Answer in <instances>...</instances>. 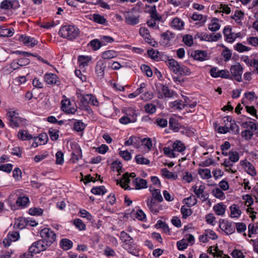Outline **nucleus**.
<instances>
[{
    "label": "nucleus",
    "instance_id": "f257e3e1",
    "mask_svg": "<svg viewBox=\"0 0 258 258\" xmlns=\"http://www.w3.org/2000/svg\"><path fill=\"white\" fill-rule=\"evenodd\" d=\"M80 32L77 27L73 25H66L60 27L58 34L63 38L72 40L78 37Z\"/></svg>",
    "mask_w": 258,
    "mask_h": 258
},
{
    "label": "nucleus",
    "instance_id": "f03ea898",
    "mask_svg": "<svg viewBox=\"0 0 258 258\" xmlns=\"http://www.w3.org/2000/svg\"><path fill=\"white\" fill-rule=\"evenodd\" d=\"M167 65L170 70L175 74L181 76H188L191 73L189 68L183 65L180 66L179 63L174 59H169L167 61Z\"/></svg>",
    "mask_w": 258,
    "mask_h": 258
},
{
    "label": "nucleus",
    "instance_id": "7ed1b4c3",
    "mask_svg": "<svg viewBox=\"0 0 258 258\" xmlns=\"http://www.w3.org/2000/svg\"><path fill=\"white\" fill-rule=\"evenodd\" d=\"M42 240L50 246L56 240V234L51 229L44 228L40 232Z\"/></svg>",
    "mask_w": 258,
    "mask_h": 258
},
{
    "label": "nucleus",
    "instance_id": "20e7f679",
    "mask_svg": "<svg viewBox=\"0 0 258 258\" xmlns=\"http://www.w3.org/2000/svg\"><path fill=\"white\" fill-rule=\"evenodd\" d=\"M50 246L42 239H40L33 243L30 247V252L38 253L46 250Z\"/></svg>",
    "mask_w": 258,
    "mask_h": 258
},
{
    "label": "nucleus",
    "instance_id": "39448f33",
    "mask_svg": "<svg viewBox=\"0 0 258 258\" xmlns=\"http://www.w3.org/2000/svg\"><path fill=\"white\" fill-rule=\"evenodd\" d=\"M18 114L15 111H9L7 114L8 120L10 122V125L12 127H18L20 126V123L22 122L24 119H23L18 116Z\"/></svg>",
    "mask_w": 258,
    "mask_h": 258
},
{
    "label": "nucleus",
    "instance_id": "423d86ee",
    "mask_svg": "<svg viewBox=\"0 0 258 258\" xmlns=\"http://www.w3.org/2000/svg\"><path fill=\"white\" fill-rule=\"evenodd\" d=\"M120 238L124 243V248L131 253L132 244H134L132 237L127 233L122 231L120 232Z\"/></svg>",
    "mask_w": 258,
    "mask_h": 258
},
{
    "label": "nucleus",
    "instance_id": "0eeeda50",
    "mask_svg": "<svg viewBox=\"0 0 258 258\" xmlns=\"http://www.w3.org/2000/svg\"><path fill=\"white\" fill-rule=\"evenodd\" d=\"M242 67L239 63L232 66L230 68V74L232 79H234L238 82H241L242 81Z\"/></svg>",
    "mask_w": 258,
    "mask_h": 258
},
{
    "label": "nucleus",
    "instance_id": "6e6552de",
    "mask_svg": "<svg viewBox=\"0 0 258 258\" xmlns=\"http://www.w3.org/2000/svg\"><path fill=\"white\" fill-rule=\"evenodd\" d=\"M219 227L228 235L232 234L235 230V227L232 225V223L224 219L220 220Z\"/></svg>",
    "mask_w": 258,
    "mask_h": 258
},
{
    "label": "nucleus",
    "instance_id": "1a4fd4ad",
    "mask_svg": "<svg viewBox=\"0 0 258 258\" xmlns=\"http://www.w3.org/2000/svg\"><path fill=\"white\" fill-rule=\"evenodd\" d=\"M19 7V2L17 0H4L0 4V8L6 10H15Z\"/></svg>",
    "mask_w": 258,
    "mask_h": 258
},
{
    "label": "nucleus",
    "instance_id": "9d476101",
    "mask_svg": "<svg viewBox=\"0 0 258 258\" xmlns=\"http://www.w3.org/2000/svg\"><path fill=\"white\" fill-rule=\"evenodd\" d=\"M125 22L130 25H135L139 23L140 15H135L132 12H127L124 14Z\"/></svg>",
    "mask_w": 258,
    "mask_h": 258
},
{
    "label": "nucleus",
    "instance_id": "9b49d317",
    "mask_svg": "<svg viewBox=\"0 0 258 258\" xmlns=\"http://www.w3.org/2000/svg\"><path fill=\"white\" fill-rule=\"evenodd\" d=\"M145 8L147 10L148 13L150 14V17L152 19L163 22V18L161 15L158 13L155 5L149 6L147 5L145 6Z\"/></svg>",
    "mask_w": 258,
    "mask_h": 258
},
{
    "label": "nucleus",
    "instance_id": "f8f14e48",
    "mask_svg": "<svg viewBox=\"0 0 258 258\" xmlns=\"http://www.w3.org/2000/svg\"><path fill=\"white\" fill-rule=\"evenodd\" d=\"M20 237L19 233L17 231L10 232L7 235V237L3 240V244L5 247H8L11 245L12 241H16Z\"/></svg>",
    "mask_w": 258,
    "mask_h": 258
},
{
    "label": "nucleus",
    "instance_id": "ddd939ff",
    "mask_svg": "<svg viewBox=\"0 0 258 258\" xmlns=\"http://www.w3.org/2000/svg\"><path fill=\"white\" fill-rule=\"evenodd\" d=\"M44 80L45 82L51 85H56L58 86L60 84V81L56 75L52 73H47L44 75Z\"/></svg>",
    "mask_w": 258,
    "mask_h": 258
},
{
    "label": "nucleus",
    "instance_id": "4468645a",
    "mask_svg": "<svg viewBox=\"0 0 258 258\" xmlns=\"http://www.w3.org/2000/svg\"><path fill=\"white\" fill-rule=\"evenodd\" d=\"M224 122H227L229 125V131L231 130L234 134H239V126L237 125L235 121L232 119L230 116H225L223 118Z\"/></svg>",
    "mask_w": 258,
    "mask_h": 258
},
{
    "label": "nucleus",
    "instance_id": "2eb2a0df",
    "mask_svg": "<svg viewBox=\"0 0 258 258\" xmlns=\"http://www.w3.org/2000/svg\"><path fill=\"white\" fill-rule=\"evenodd\" d=\"M61 110L67 113L74 114L77 111L76 108L70 107L71 103L69 99H66L61 100Z\"/></svg>",
    "mask_w": 258,
    "mask_h": 258
},
{
    "label": "nucleus",
    "instance_id": "dca6fc26",
    "mask_svg": "<svg viewBox=\"0 0 258 258\" xmlns=\"http://www.w3.org/2000/svg\"><path fill=\"white\" fill-rule=\"evenodd\" d=\"M19 40L25 45L31 47H33L38 43V41L34 38L24 35H20Z\"/></svg>",
    "mask_w": 258,
    "mask_h": 258
},
{
    "label": "nucleus",
    "instance_id": "f3484780",
    "mask_svg": "<svg viewBox=\"0 0 258 258\" xmlns=\"http://www.w3.org/2000/svg\"><path fill=\"white\" fill-rule=\"evenodd\" d=\"M223 34L225 37V40L228 42L232 43L235 40V33L232 31V29L229 27H225L223 30Z\"/></svg>",
    "mask_w": 258,
    "mask_h": 258
},
{
    "label": "nucleus",
    "instance_id": "a211bd4d",
    "mask_svg": "<svg viewBox=\"0 0 258 258\" xmlns=\"http://www.w3.org/2000/svg\"><path fill=\"white\" fill-rule=\"evenodd\" d=\"M106 68V62L104 60H100L97 61L95 67V72L98 76L103 77L104 70Z\"/></svg>",
    "mask_w": 258,
    "mask_h": 258
},
{
    "label": "nucleus",
    "instance_id": "6ab92c4d",
    "mask_svg": "<svg viewBox=\"0 0 258 258\" xmlns=\"http://www.w3.org/2000/svg\"><path fill=\"white\" fill-rule=\"evenodd\" d=\"M130 182V179L128 173H125L122 176V178L120 180L117 181V184H120L122 188L125 189H131V188L128 185Z\"/></svg>",
    "mask_w": 258,
    "mask_h": 258
},
{
    "label": "nucleus",
    "instance_id": "aec40b11",
    "mask_svg": "<svg viewBox=\"0 0 258 258\" xmlns=\"http://www.w3.org/2000/svg\"><path fill=\"white\" fill-rule=\"evenodd\" d=\"M192 56L195 59L199 61H204L208 59L207 52L203 50H196Z\"/></svg>",
    "mask_w": 258,
    "mask_h": 258
},
{
    "label": "nucleus",
    "instance_id": "412c9836",
    "mask_svg": "<svg viewBox=\"0 0 258 258\" xmlns=\"http://www.w3.org/2000/svg\"><path fill=\"white\" fill-rule=\"evenodd\" d=\"M133 184L136 189H141L147 187V180L139 177L136 178L133 180Z\"/></svg>",
    "mask_w": 258,
    "mask_h": 258
},
{
    "label": "nucleus",
    "instance_id": "4be33fe9",
    "mask_svg": "<svg viewBox=\"0 0 258 258\" xmlns=\"http://www.w3.org/2000/svg\"><path fill=\"white\" fill-rule=\"evenodd\" d=\"M184 22L179 18H174L171 22V27L175 29L181 30L183 29Z\"/></svg>",
    "mask_w": 258,
    "mask_h": 258
},
{
    "label": "nucleus",
    "instance_id": "5701e85b",
    "mask_svg": "<svg viewBox=\"0 0 258 258\" xmlns=\"http://www.w3.org/2000/svg\"><path fill=\"white\" fill-rule=\"evenodd\" d=\"M73 245V242L69 239L62 238L59 242L60 247L63 250H68L72 248Z\"/></svg>",
    "mask_w": 258,
    "mask_h": 258
},
{
    "label": "nucleus",
    "instance_id": "b1692460",
    "mask_svg": "<svg viewBox=\"0 0 258 258\" xmlns=\"http://www.w3.org/2000/svg\"><path fill=\"white\" fill-rule=\"evenodd\" d=\"M36 138V145H33V147H37L38 145H44L48 141V136L46 134L42 133Z\"/></svg>",
    "mask_w": 258,
    "mask_h": 258
},
{
    "label": "nucleus",
    "instance_id": "393cba45",
    "mask_svg": "<svg viewBox=\"0 0 258 258\" xmlns=\"http://www.w3.org/2000/svg\"><path fill=\"white\" fill-rule=\"evenodd\" d=\"M29 203V199L27 196L19 197L16 201L17 205L21 208L27 207Z\"/></svg>",
    "mask_w": 258,
    "mask_h": 258
},
{
    "label": "nucleus",
    "instance_id": "a878e982",
    "mask_svg": "<svg viewBox=\"0 0 258 258\" xmlns=\"http://www.w3.org/2000/svg\"><path fill=\"white\" fill-rule=\"evenodd\" d=\"M231 217L232 218H238L241 214V211L238 205L233 204L230 207Z\"/></svg>",
    "mask_w": 258,
    "mask_h": 258
},
{
    "label": "nucleus",
    "instance_id": "bb28decb",
    "mask_svg": "<svg viewBox=\"0 0 258 258\" xmlns=\"http://www.w3.org/2000/svg\"><path fill=\"white\" fill-rule=\"evenodd\" d=\"M80 97L81 98L80 99L81 102L83 104V105L85 106L86 109L89 111V107L86 106V104L90 103V100L91 98H93V95L91 94L85 95L81 94Z\"/></svg>",
    "mask_w": 258,
    "mask_h": 258
},
{
    "label": "nucleus",
    "instance_id": "cd10ccee",
    "mask_svg": "<svg viewBox=\"0 0 258 258\" xmlns=\"http://www.w3.org/2000/svg\"><path fill=\"white\" fill-rule=\"evenodd\" d=\"M14 34V29L5 28L4 26L0 27V37H9Z\"/></svg>",
    "mask_w": 258,
    "mask_h": 258
},
{
    "label": "nucleus",
    "instance_id": "c85d7f7f",
    "mask_svg": "<svg viewBox=\"0 0 258 258\" xmlns=\"http://www.w3.org/2000/svg\"><path fill=\"white\" fill-rule=\"evenodd\" d=\"M91 57L88 56L81 55L78 57V63L80 68H83L88 65Z\"/></svg>",
    "mask_w": 258,
    "mask_h": 258
},
{
    "label": "nucleus",
    "instance_id": "c756f323",
    "mask_svg": "<svg viewBox=\"0 0 258 258\" xmlns=\"http://www.w3.org/2000/svg\"><path fill=\"white\" fill-rule=\"evenodd\" d=\"M118 55L117 52L113 50H108L103 52L101 57L104 59H110L116 57Z\"/></svg>",
    "mask_w": 258,
    "mask_h": 258
},
{
    "label": "nucleus",
    "instance_id": "7c9ffc66",
    "mask_svg": "<svg viewBox=\"0 0 258 258\" xmlns=\"http://www.w3.org/2000/svg\"><path fill=\"white\" fill-rule=\"evenodd\" d=\"M213 209L217 215L222 216L225 214L226 206L222 203H219L215 205Z\"/></svg>",
    "mask_w": 258,
    "mask_h": 258
},
{
    "label": "nucleus",
    "instance_id": "2f4dec72",
    "mask_svg": "<svg viewBox=\"0 0 258 258\" xmlns=\"http://www.w3.org/2000/svg\"><path fill=\"white\" fill-rule=\"evenodd\" d=\"M169 125L170 128L175 132H178L180 128V125L178 121L173 117H171L169 119Z\"/></svg>",
    "mask_w": 258,
    "mask_h": 258
},
{
    "label": "nucleus",
    "instance_id": "473e14b6",
    "mask_svg": "<svg viewBox=\"0 0 258 258\" xmlns=\"http://www.w3.org/2000/svg\"><path fill=\"white\" fill-rule=\"evenodd\" d=\"M242 126L245 128H249L253 132L258 129V123L256 124L252 121H245L242 123Z\"/></svg>",
    "mask_w": 258,
    "mask_h": 258
},
{
    "label": "nucleus",
    "instance_id": "72a5a7b5",
    "mask_svg": "<svg viewBox=\"0 0 258 258\" xmlns=\"http://www.w3.org/2000/svg\"><path fill=\"white\" fill-rule=\"evenodd\" d=\"M220 28V25L218 23V19L216 18L213 19L211 23L208 26L209 29L212 32L218 31Z\"/></svg>",
    "mask_w": 258,
    "mask_h": 258
},
{
    "label": "nucleus",
    "instance_id": "f704fd0d",
    "mask_svg": "<svg viewBox=\"0 0 258 258\" xmlns=\"http://www.w3.org/2000/svg\"><path fill=\"white\" fill-rule=\"evenodd\" d=\"M172 148L174 151H177L178 152H182L185 150V146L180 141H175L172 145Z\"/></svg>",
    "mask_w": 258,
    "mask_h": 258
},
{
    "label": "nucleus",
    "instance_id": "c9c22d12",
    "mask_svg": "<svg viewBox=\"0 0 258 258\" xmlns=\"http://www.w3.org/2000/svg\"><path fill=\"white\" fill-rule=\"evenodd\" d=\"M91 191L94 195H103L107 192V190L104 186H100L98 187H93L91 189Z\"/></svg>",
    "mask_w": 258,
    "mask_h": 258
},
{
    "label": "nucleus",
    "instance_id": "e433bc0d",
    "mask_svg": "<svg viewBox=\"0 0 258 258\" xmlns=\"http://www.w3.org/2000/svg\"><path fill=\"white\" fill-rule=\"evenodd\" d=\"M86 125L82 120H78L74 123L73 128L77 132L83 131Z\"/></svg>",
    "mask_w": 258,
    "mask_h": 258
},
{
    "label": "nucleus",
    "instance_id": "4c0bfd02",
    "mask_svg": "<svg viewBox=\"0 0 258 258\" xmlns=\"http://www.w3.org/2000/svg\"><path fill=\"white\" fill-rule=\"evenodd\" d=\"M18 137L22 140H30L32 139V136L29 134L27 131L21 130L18 133Z\"/></svg>",
    "mask_w": 258,
    "mask_h": 258
},
{
    "label": "nucleus",
    "instance_id": "58836bf2",
    "mask_svg": "<svg viewBox=\"0 0 258 258\" xmlns=\"http://www.w3.org/2000/svg\"><path fill=\"white\" fill-rule=\"evenodd\" d=\"M125 115L129 118H133L134 119V122L137 121V114L136 110L132 108H128L126 109Z\"/></svg>",
    "mask_w": 258,
    "mask_h": 258
},
{
    "label": "nucleus",
    "instance_id": "ea45409f",
    "mask_svg": "<svg viewBox=\"0 0 258 258\" xmlns=\"http://www.w3.org/2000/svg\"><path fill=\"white\" fill-rule=\"evenodd\" d=\"M172 106L175 107L177 109H182L185 106H187V101L185 99V101L183 102L181 100H176L171 103Z\"/></svg>",
    "mask_w": 258,
    "mask_h": 258
},
{
    "label": "nucleus",
    "instance_id": "a19ab883",
    "mask_svg": "<svg viewBox=\"0 0 258 258\" xmlns=\"http://www.w3.org/2000/svg\"><path fill=\"white\" fill-rule=\"evenodd\" d=\"M198 173L203 179H209L211 177V171L209 169H200Z\"/></svg>",
    "mask_w": 258,
    "mask_h": 258
},
{
    "label": "nucleus",
    "instance_id": "79ce46f5",
    "mask_svg": "<svg viewBox=\"0 0 258 258\" xmlns=\"http://www.w3.org/2000/svg\"><path fill=\"white\" fill-rule=\"evenodd\" d=\"M162 172L163 175L168 179H173L176 180L177 178V175L172 172H170L166 168H163L162 169Z\"/></svg>",
    "mask_w": 258,
    "mask_h": 258
},
{
    "label": "nucleus",
    "instance_id": "37998d69",
    "mask_svg": "<svg viewBox=\"0 0 258 258\" xmlns=\"http://www.w3.org/2000/svg\"><path fill=\"white\" fill-rule=\"evenodd\" d=\"M156 228H162L165 233L169 234L170 230L168 226L162 221L158 220L156 224Z\"/></svg>",
    "mask_w": 258,
    "mask_h": 258
},
{
    "label": "nucleus",
    "instance_id": "c03bdc74",
    "mask_svg": "<svg viewBox=\"0 0 258 258\" xmlns=\"http://www.w3.org/2000/svg\"><path fill=\"white\" fill-rule=\"evenodd\" d=\"M135 160L138 164H145L148 165L150 164V160L147 158H144L141 155H137L135 157Z\"/></svg>",
    "mask_w": 258,
    "mask_h": 258
},
{
    "label": "nucleus",
    "instance_id": "a18cd8bd",
    "mask_svg": "<svg viewBox=\"0 0 258 258\" xmlns=\"http://www.w3.org/2000/svg\"><path fill=\"white\" fill-rule=\"evenodd\" d=\"M58 133V130L53 128H50L49 130L48 134L51 140L52 141H56L59 137Z\"/></svg>",
    "mask_w": 258,
    "mask_h": 258
},
{
    "label": "nucleus",
    "instance_id": "49530a36",
    "mask_svg": "<svg viewBox=\"0 0 258 258\" xmlns=\"http://www.w3.org/2000/svg\"><path fill=\"white\" fill-rule=\"evenodd\" d=\"M90 45L94 50L99 49L102 46L101 41L98 39H95L90 42Z\"/></svg>",
    "mask_w": 258,
    "mask_h": 258
},
{
    "label": "nucleus",
    "instance_id": "de8ad7c7",
    "mask_svg": "<svg viewBox=\"0 0 258 258\" xmlns=\"http://www.w3.org/2000/svg\"><path fill=\"white\" fill-rule=\"evenodd\" d=\"M229 160L232 162H237L239 159V154L236 151H231L228 153Z\"/></svg>",
    "mask_w": 258,
    "mask_h": 258
},
{
    "label": "nucleus",
    "instance_id": "09e8293b",
    "mask_svg": "<svg viewBox=\"0 0 258 258\" xmlns=\"http://www.w3.org/2000/svg\"><path fill=\"white\" fill-rule=\"evenodd\" d=\"M93 20L96 23L100 24H104L106 22V19L102 16L95 14L93 16Z\"/></svg>",
    "mask_w": 258,
    "mask_h": 258
},
{
    "label": "nucleus",
    "instance_id": "8fccbe9b",
    "mask_svg": "<svg viewBox=\"0 0 258 258\" xmlns=\"http://www.w3.org/2000/svg\"><path fill=\"white\" fill-rule=\"evenodd\" d=\"M162 92L165 97H171L173 95V91L170 90L169 88L165 85L162 87Z\"/></svg>",
    "mask_w": 258,
    "mask_h": 258
},
{
    "label": "nucleus",
    "instance_id": "3c124183",
    "mask_svg": "<svg viewBox=\"0 0 258 258\" xmlns=\"http://www.w3.org/2000/svg\"><path fill=\"white\" fill-rule=\"evenodd\" d=\"M180 211L183 219H186L187 217L190 216L192 213L190 209L187 208L184 206L181 207Z\"/></svg>",
    "mask_w": 258,
    "mask_h": 258
},
{
    "label": "nucleus",
    "instance_id": "603ef678",
    "mask_svg": "<svg viewBox=\"0 0 258 258\" xmlns=\"http://www.w3.org/2000/svg\"><path fill=\"white\" fill-rule=\"evenodd\" d=\"M182 41L186 45L191 46L193 44V38L191 35L186 34L183 36Z\"/></svg>",
    "mask_w": 258,
    "mask_h": 258
},
{
    "label": "nucleus",
    "instance_id": "864d4df0",
    "mask_svg": "<svg viewBox=\"0 0 258 258\" xmlns=\"http://www.w3.org/2000/svg\"><path fill=\"white\" fill-rule=\"evenodd\" d=\"M241 137L245 140H250L251 139L253 135V133L252 131L247 129L242 131L241 133Z\"/></svg>",
    "mask_w": 258,
    "mask_h": 258
},
{
    "label": "nucleus",
    "instance_id": "5fc2aeb1",
    "mask_svg": "<svg viewBox=\"0 0 258 258\" xmlns=\"http://www.w3.org/2000/svg\"><path fill=\"white\" fill-rule=\"evenodd\" d=\"M221 55L224 57V60L227 61L230 59L232 52L227 47H225V49H224L222 52Z\"/></svg>",
    "mask_w": 258,
    "mask_h": 258
},
{
    "label": "nucleus",
    "instance_id": "6e6d98bb",
    "mask_svg": "<svg viewBox=\"0 0 258 258\" xmlns=\"http://www.w3.org/2000/svg\"><path fill=\"white\" fill-rule=\"evenodd\" d=\"M43 210L40 208H32L29 210V213L31 215L40 216L43 213Z\"/></svg>",
    "mask_w": 258,
    "mask_h": 258
},
{
    "label": "nucleus",
    "instance_id": "4d7b16f0",
    "mask_svg": "<svg viewBox=\"0 0 258 258\" xmlns=\"http://www.w3.org/2000/svg\"><path fill=\"white\" fill-rule=\"evenodd\" d=\"M186 201V204L188 205V207H191L194 206L197 203V200L195 196L191 195L190 197L184 199Z\"/></svg>",
    "mask_w": 258,
    "mask_h": 258
},
{
    "label": "nucleus",
    "instance_id": "13d9d810",
    "mask_svg": "<svg viewBox=\"0 0 258 258\" xmlns=\"http://www.w3.org/2000/svg\"><path fill=\"white\" fill-rule=\"evenodd\" d=\"M212 192L214 196L218 199H223L225 198L224 193L219 188L214 189Z\"/></svg>",
    "mask_w": 258,
    "mask_h": 258
},
{
    "label": "nucleus",
    "instance_id": "bf43d9fd",
    "mask_svg": "<svg viewBox=\"0 0 258 258\" xmlns=\"http://www.w3.org/2000/svg\"><path fill=\"white\" fill-rule=\"evenodd\" d=\"M163 151L165 155L168 156L170 158H175L176 155L174 153V150L173 149H171L169 147H164L163 148Z\"/></svg>",
    "mask_w": 258,
    "mask_h": 258
},
{
    "label": "nucleus",
    "instance_id": "052dcab7",
    "mask_svg": "<svg viewBox=\"0 0 258 258\" xmlns=\"http://www.w3.org/2000/svg\"><path fill=\"white\" fill-rule=\"evenodd\" d=\"M153 199L156 200L159 202L163 201V198L160 193V189H155L152 192Z\"/></svg>",
    "mask_w": 258,
    "mask_h": 258
},
{
    "label": "nucleus",
    "instance_id": "680f3d73",
    "mask_svg": "<svg viewBox=\"0 0 258 258\" xmlns=\"http://www.w3.org/2000/svg\"><path fill=\"white\" fill-rule=\"evenodd\" d=\"M100 40L102 46L106 45L107 43H111L114 41V39L109 36H103L100 37Z\"/></svg>",
    "mask_w": 258,
    "mask_h": 258
},
{
    "label": "nucleus",
    "instance_id": "e2e57ef3",
    "mask_svg": "<svg viewBox=\"0 0 258 258\" xmlns=\"http://www.w3.org/2000/svg\"><path fill=\"white\" fill-rule=\"evenodd\" d=\"M74 224L80 230H84L86 229V225L80 219H76L74 220Z\"/></svg>",
    "mask_w": 258,
    "mask_h": 258
},
{
    "label": "nucleus",
    "instance_id": "0e129e2a",
    "mask_svg": "<svg viewBox=\"0 0 258 258\" xmlns=\"http://www.w3.org/2000/svg\"><path fill=\"white\" fill-rule=\"evenodd\" d=\"M234 49L239 52H243L250 50L249 48L240 43H237L236 45L234 46Z\"/></svg>",
    "mask_w": 258,
    "mask_h": 258
},
{
    "label": "nucleus",
    "instance_id": "69168bd1",
    "mask_svg": "<svg viewBox=\"0 0 258 258\" xmlns=\"http://www.w3.org/2000/svg\"><path fill=\"white\" fill-rule=\"evenodd\" d=\"M139 140V138H137L134 136H131L130 137L129 139L126 141L124 143L125 146H130V145H134L135 146L137 144V143L138 142Z\"/></svg>",
    "mask_w": 258,
    "mask_h": 258
},
{
    "label": "nucleus",
    "instance_id": "338daca9",
    "mask_svg": "<svg viewBox=\"0 0 258 258\" xmlns=\"http://www.w3.org/2000/svg\"><path fill=\"white\" fill-rule=\"evenodd\" d=\"M188 245V243L186 242V240L184 239L177 242V246L179 250H183L186 249Z\"/></svg>",
    "mask_w": 258,
    "mask_h": 258
},
{
    "label": "nucleus",
    "instance_id": "774afa93",
    "mask_svg": "<svg viewBox=\"0 0 258 258\" xmlns=\"http://www.w3.org/2000/svg\"><path fill=\"white\" fill-rule=\"evenodd\" d=\"M56 164L62 165L64 162L63 154L61 151H58L55 155Z\"/></svg>",
    "mask_w": 258,
    "mask_h": 258
}]
</instances>
